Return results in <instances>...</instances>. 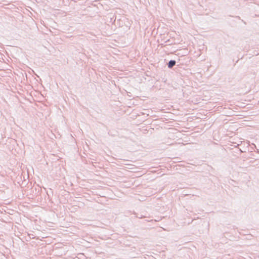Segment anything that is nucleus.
<instances>
[{
    "label": "nucleus",
    "instance_id": "obj_1",
    "mask_svg": "<svg viewBox=\"0 0 259 259\" xmlns=\"http://www.w3.org/2000/svg\"><path fill=\"white\" fill-rule=\"evenodd\" d=\"M176 64V61L174 60H171L169 62L168 66L169 68H171L174 66Z\"/></svg>",
    "mask_w": 259,
    "mask_h": 259
}]
</instances>
